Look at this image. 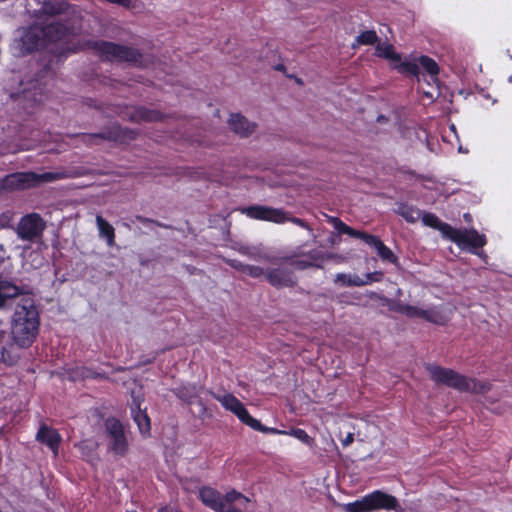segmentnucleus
<instances>
[{
	"instance_id": "1",
	"label": "nucleus",
	"mask_w": 512,
	"mask_h": 512,
	"mask_svg": "<svg viewBox=\"0 0 512 512\" xmlns=\"http://www.w3.org/2000/svg\"><path fill=\"white\" fill-rule=\"evenodd\" d=\"M39 325V312L34 300L30 297L23 298L17 305L11 320L12 344L22 349L29 348L37 338Z\"/></svg>"
},
{
	"instance_id": "2",
	"label": "nucleus",
	"mask_w": 512,
	"mask_h": 512,
	"mask_svg": "<svg viewBox=\"0 0 512 512\" xmlns=\"http://www.w3.org/2000/svg\"><path fill=\"white\" fill-rule=\"evenodd\" d=\"M85 46L103 61L127 62L136 67H148L150 60L136 48L105 40H88Z\"/></svg>"
},
{
	"instance_id": "3",
	"label": "nucleus",
	"mask_w": 512,
	"mask_h": 512,
	"mask_svg": "<svg viewBox=\"0 0 512 512\" xmlns=\"http://www.w3.org/2000/svg\"><path fill=\"white\" fill-rule=\"evenodd\" d=\"M86 175V171L82 168H77L70 176H83ZM69 177L64 172H45L37 174L35 172H16L6 175L0 180V190L15 191L25 190L33 187H37L42 183L52 182L58 179Z\"/></svg>"
},
{
	"instance_id": "4",
	"label": "nucleus",
	"mask_w": 512,
	"mask_h": 512,
	"mask_svg": "<svg viewBox=\"0 0 512 512\" xmlns=\"http://www.w3.org/2000/svg\"><path fill=\"white\" fill-rule=\"evenodd\" d=\"M422 221L426 226L438 229L443 236L455 242L461 247L481 248L486 244L484 235L479 234L476 230L471 229H455L447 223L442 222L436 215L432 213H424Z\"/></svg>"
},
{
	"instance_id": "5",
	"label": "nucleus",
	"mask_w": 512,
	"mask_h": 512,
	"mask_svg": "<svg viewBox=\"0 0 512 512\" xmlns=\"http://www.w3.org/2000/svg\"><path fill=\"white\" fill-rule=\"evenodd\" d=\"M202 503L216 512H245L250 500L235 490L225 495L211 487H203L199 492Z\"/></svg>"
},
{
	"instance_id": "6",
	"label": "nucleus",
	"mask_w": 512,
	"mask_h": 512,
	"mask_svg": "<svg viewBox=\"0 0 512 512\" xmlns=\"http://www.w3.org/2000/svg\"><path fill=\"white\" fill-rule=\"evenodd\" d=\"M138 131L130 129L128 127H122L121 125L114 123L107 126L98 133H76L68 135L70 138L78 139L79 142L86 146L99 145L103 141H113L122 143H128L137 138Z\"/></svg>"
},
{
	"instance_id": "7",
	"label": "nucleus",
	"mask_w": 512,
	"mask_h": 512,
	"mask_svg": "<svg viewBox=\"0 0 512 512\" xmlns=\"http://www.w3.org/2000/svg\"><path fill=\"white\" fill-rule=\"evenodd\" d=\"M380 509L404 512L396 497L380 490H376L360 500L344 505L346 512H371Z\"/></svg>"
},
{
	"instance_id": "8",
	"label": "nucleus",
	"mask_w": 512,
	"mask_h": 512,
	"mask_svg": "<svg viewBox=\"0 0 512 512\" xmlns=\"http://www.w3.org/2000/svg\"><path fill=\"white\" fill-rule=\"evenodd\" d=\"M329 222L333 224L334 228L343 234H347L354 238L362 239L366 244L374 247L377 251V254L383 261H387L393 264H396L398 261L397 256L393 253V251L388 248L379 237L368 234L366 232H362L359 230H355L348 225H346L343 221H341L337 217H329Z\"/></svg>"
},
{
	"instance_id": "9",
	"label": "nucleus",
	"mask_w": 512,
	"mask_h": 512,
	"mask_svg": "<svg viewBox=\"0 0 512 512\" xmlns=\"http://www.w3.org/2000/svg\"><path fill=\"white\" fill-rule=\"evenodd\" d=\"M107 117L119 115L132 123L158 122L165 119V115L158 110L149 109L144 106H129L110 104L104 110Z\"/></svg>"
},
{
	"instance_id": "10",
	"label": "nucleus",
	"mask_w": 512,
	"mask_h": 512,
	"mask_svg": "<svg viewBox=\"0 0 512 512\" xmlns=\"http://www.w3.org/2000/svg\"><path fill=\"white\" fill-rule=\"evenodd\" d=\"M241 211L248 217L257 220L270 221L278 224L284 223L285 221H290L307 229L309 232H312V228L306 221L301 218L289 216V214L283 209L272 208L263 205H251L243 208Z\"/></svg>"
},
{
	"instance_id": "11",
	"label": "nucleus",
	"mask_w": 512,
	"mask_h": 512,
	"mask_svg": "<svg viewBox=\"0 0 512 512\" xmlns=\"http://www.w3.org/2000/svg\"><path fill=\"white\" fill-rule=\"evenodd\" d=\"M103 427L108 449L115 455L125 456L128 452L129 444L124 426L120 420L115 417H108L104 420Z\"/></svg>"
},
{
	"instance_id": "12",
	"label": "nucleus",
	"mask_w": 512,
	"mask_h": 512,
	"mask_svg": "<svg viewBox=\"0 0 512 512\" xmlns=\"http://www.w3.org/2000/svg\"><path fill=\"white\" fill-rule=\"evenodd\" d=\"M46 227L47 223L42 216L32 212L20 218L15 232L22 241L36 243L42 240Z\"/></svg>"
},
{
	"instance_id": "13",
	"label": "nucleus",
	"mask_w": 512,
	"mask_h": 512,
	"mask_svg": "<svg viewBox=\"0 0 512 512\" xmlns=\"http://www.w3.org/2000/svg\"><path fill=\"white\" fill-rule=\"evenodd\" d=\"M426 371L436 384L446 385L461 392L465 376L458 372L435 364H427Z\"/></svg>"
},
{
	"instance_id": "14",
	"label": "nucleus",
	"mask_w": 512,
	"mask_h": 512,
	"mask_svg": "<svg viewBox=\"0 0 512 512\" xmlns=\"http://www.w3.org/2000/svg\"><path fill=\"white\" fill-rule=\"evenodd\" d=\"M267 282L275 288L295 287L297 279L292 270L287 268H269L265 272Z\"/></svg>"
},
{
	"instance_id": "15",
	"label": "nucleus",
	"mask_w": 512,
	"mask_h": 512,
	"mask_svg": "<svg viewBox=\"0 0 512 512\" xmlns=\"http://www.w3.org/2000/svg\"><path fill=\"white\" fill-rule=\"evenodd\" d=\"M214 398L218 400L225 409L235 414L241 422L250 426L254 418L250 416L245 406L232 394L228 393L223 396L213 394Z\"/></svg>"
},
{
	"instance_id": "16",
	"label": "nucleus",
	"mask_w": 512,
	"mask_h": 512,
	"mask_svg": "<svg viewBox=\"0 0 512 512\" xmlns=\"http://www.w3.org/2000/svg\"><path fill=\"white\" fill-rule=\"evenodd\" d=\"M28 293L29 287L26 285L17 286L11 281L0 280V309L10 306L14 298Z\"/></svg>"
},
{
	"instance_id": "17",
	"label": "nucleus",
	"mask_w": 512,
	"mask_h": 512,
	"mask_svg": "<svg viewBox=\"0 0 512 512\" xmlns=\"http://www.w3.org/2000/svg\"><path fill=\"white\" fill-rule=\"evenodd\" d=\"M228 124L231 130L242 138L252 135L258 127L257 123L249 121L240 113L231 114Z\"/></svg>"
},
{
	"instance_id": "18",
	"label": "nucleus",
	"mask_w": 512,
	"mask_h": 512,
	"mask_svg": "<svg viewBox=\"0 0 512 512\" xmlns=\"http://www.w3.org/2000/svg\"><path fill=\"white\" fill-rule=\"evenodd\" d=\"M42 29L39 26H32L26 29L21 36L23 50L27 53L37 49L43 42Z\"/></svg>"
},
{
	"instance_id": "19",
	"label": "nucleus",
	"mask_w": 512,
	"mask_h": 512,
	"mask_svg": "<svg viewBox=\"0 0 512 512\" xmlns=\"http://www.w3.org/2000/svg\"><path fill=\"white\" fill-rule=\"evenodd\" d=\"M131 414L139 428V431L143 435H148L151 429L150 419L146 411L141 409L140 401L136 398L133 399V402L131 404Z\"/></svg>"
},
{
	"instance_id": "20",
	"label": "nucleus",
	"mask_w": 512,
	"mask_h": 512,
	"mask_svg": "<svg viewBox=\"0 0 512 512\" xmlns=\"http://www.w3.org/2000/svg\"><path fill=\"white\" fill-rule=\"evenodd\" d=\"M36 439L42 444L47 445L51 450L56 452L61 441L58 432L52 428L42 425L37 432Z\"/></svg>"
},
{
	"instance_id": "21",
	"label": "nucleus",
	"mask_w": 512,
	"mask_h": 512,
	"mask_svg": "<svg viewBox=\"0 0 512 512\" xmlns=\"http://www.w3.org/2000/svg\"><path fill=\"white\" fill-rule=\"evenodd\" d=\"M44 39L54 42L62 39L68 32V28L61 22H51L41 27Z\"/></svg>"
},
{
	"instance_id": "22",
	"label": "nucleus",
	"mask_w": 512,
	"mask_h": 512,
	"mask_svg": "<svg viewBox=\"0 0 512 512\" xmlns=\"http://www.w3.org/2000/svg\"><path fill=\"white\" fill-rule=\"evenodd\" d=\"M413 318H422L437 325H443L446 322L445 316L435 307L429 309L415 307Z\"/></svg>"
},
{
	"instance_id": "23",
	"label": "nucleus",
	"mask_w": 512,
	"mask_h": 512,
	"mask_svg": "<svg viewBox=\"0 0 512 512\" xmlns=\"http://www.w3.org/2000/svg\"><path fill=\"white\" fill-rule=\"evenodd\" d=\"M41 11L50 16H56L65 13L70 5L65 0H41Z\"/></svg>"
},
{
	"instance_id": "24",
	"label": "nucleus",
	"mask_w": 512,
	"mask_h": 512,
	"mask_svg": "<svg viewBox=\"0 0 512 512\" xmlns=\"http://www.w3.org/2000/svg\"><path fill=\"white\" fill-rule=\"evenodd\" d=\"M378 299H380L382 305L387 306L390 311L401 313L406 315L407 317L413 318V313H415V306L405 305L395 300H391L384 296L374 294Z\"/></svg>"
},
{
	"instance_id": "25",
	"label": "nucleus",
	"mask_w": 512,
	"mask_h": 512,
	"mask_svg": "<svg viewBox=\"0 0 512 512\" xmlns=\"http://www.w3.org/2000/svg\"><path fill=\"white\" fill-rule=\"evenodd\" d=\"M96 224L99 231V236L106 239L107 245L112 247L115 245V230L113 226L105 220L102 216H96Z\"/></svg>"
},
{
	"instance_id": "26",
	"label": "nucleus",
	"mask_w": 512,
	"mask_h": 512,
	"mask_svg": "<svg viewBox=\"0 0 512 512\" xmlns=\"http://www.w3.org/2000/svg\"><path fill=\"white\" fill-rule=\"evenodd\" d=\"M491 390V384L481 382L474 378L465 377L461 392H469L474 394H485Z\"/></svg>"
},
{
	"instance_id": "27",
	"label": "nucleus",
	"mask_w": 512,
	"mask_h": 512,
	"mask_svg": "<svg viewBox=\"0 0 512 512\" xmlns=\"http://www.w3.org/2000/svg\"><path fill=\"white\" fill-rule=\"evenodd\" d=\"M198 387L187 384L173 389L174 394L182 401L191 404L198 397Z\"/></svg>"
},
{
	"instance_id": "28",
	"label": "nucleus",
	"mask_w": 512,
	"mask_h": 512,
	"mask_svg": "<svg viewBox=\"0 0 512 512\" xmlns=\"http://www.w3.org/2000/svg\"><path fill=\"white\" fill-rule=\"evenodd\" d=\"M376 55L388 59L393 62H400L401 56L394 51L392 44L388 42H377L376 43Z\"/></svg>"
},
{
	"instance_id": "29",
	"label": "nucleus",
	"mask_w": 512,
	"mask_h": 512,
	"mask_svg": "<svg viewBox=\"0 0 512 512\" xmlns=\"http://www.w3.org/2000/svg\"><path fill=\"white\" fill-rule=\"evenodd\" d=\"M396 212L411 223L416 222L422 215L419 209L403 203L398 205Z\"/></svg>"
},
{
	"instance_id": "30",
	"label": "nucleus",
	"mask_w": 512,
	"mask_h": 512,
	"mask_svg": "<svg viewBox=\"0 0 512 512\" xmlns=\"http://www.w3.org/2000/svg\"><path fill=\"white\" fill-rule=\"evenodd\" d=\"M379 38L374 30H367L357 36L356 42L352 44V49L358 48L360 45H374Z\"/></svg>"
},
{
	"instance_id": "31",
	"label": "nucleus",
	"mask_w": 512,
	"mask_h": 512,
	"mask_svg": "<svg viewBox=\"0 0 512 512\" xmlns=\"http://www.w3.org/2000/svg\"><path fill=\"white\" fill-rule=\"evenodd\" d=\"M296 255H290L282 257L281 260L284 262H289L292 266H294L298 270H305L308 268H323L321 264L315 263L313 261L307 260H296Z\"/></svg>"
},
{
	"instance_id": "32",
	"label": "nucleus",
	"mask_w": 512,
	"mask_h": 512,
	"mask_svg": "<svg viewBox=\"0 0 512 512\" xmlns=\"http://www.w3.org/2000/svg\"><path fill=\"white\" fill-rule=\"evenodd\" d=\"M240 253L247 255L248 257L252 258L253 260H265L272 262V258L269 256L262 254L259 249L255 247H242L240 250Z\"/></svg>"
},
{
	"instance_id": "33",
	"label": "nucleus",
	"mask_w": 512,
	"mask_h": 512,
	"mask_svg": "<svg viewBox=\"0 0 512 512\" xmlns=\"http://www.w3.org/2000/svg\"><path fill=\"white\" fill-rule=\"evenodd\" d=\"M420 65L433 77L439 73L437 63L428 56H421L419 58Z\"/></svg>"
},
{
	"instance_id": "34",
	"label": "nucleus",
	"mask_w": 512,
	"mask_h": 512,
	"mask_svg": "<svg viewBox=\"0 0 512 512\" xmlns=\"http://www.w3.org/2000/svg\"><path fill=\"white\" fill-rule=\"evenodd\" d=\"M399 71L401 73H406L408 75L417 76L419 74L420 68L419 66L414 62H402L399 67Z\"/></svg>"
},
{
	"instance_id": "35",
	"label": "nucleus",
	"mask_w": 512,
	"mask_h": 512,
	"mask_svg": "<svg viewBox=\"0 0 512 512\" xmlns=\"http://www.w3.org/2000/svg\"><path fill=\"white\" fill-rule=\"evenodd\" d=\"M252 423L250 425V427L256 431H260V432H263V433H272V434H287L288 432L286 431H282V430H278L276 428H268L266 426H263L260 421L254 419V420H251Z\"/></svg>"
},
{
	"instance_id": "36",
	"label": "nucleus",
	"mask_w": 512,
	"mask_h": 512,
	"mask_svg": "<svg viewBox=\"0 0 512 512\" xmlns=\"http://www.w3.org/2000/svg\"><path fill=\"white\" fill-rule=\"evenodd\" d=\"M287 434L295 436L307 445L311 446L313 444V438L310 437L303 429H292L291 432H288Z\"/></svg>"
},
{
	"instance_id": "37",
	"label": "nucleus",
	"mask_w": 512,
	"mask_h": 512,
	"mask_svg": "<svg viewBox=\"0 0 512 512\" xmlns=\"http://www.w3.org/2000/svg\"><path fill=\"white\" fill-rule=\"evenodd\" d=\"M71 377L73 380L80 379V378L81 379L90 378V377H92V370L89 368H86V367H79L73 371Z\"/></svg>"
},
{
	"instance_id": "38",
	"label": "nucleus",
	"mask_w": 512,
	"mask_h": 512,
	"mask_svg": "<svg viewBox=\"0 0 512 512\" xmlns=\"http://www.w3.org/2000/svg\"><path fill=\"white\" fill-rule=\"evenodd\" d=\"M265 272H266V270H264L263 268H261L259 266L247 264L245 274L249 275L252 278H259L263 275L265 276Z\"/></svg>"
},
{
	"instance_id": "39",
	"label": "nucleus",
	"mask_w": 512,
	"mask_h": 512,
	"mask_svg": "<svg viewBox=\"0 0 512 512\" xmlns=\"http://www.w3.org/2000/svg\"><path fill=\"white\" fill-rule=\"evenodd\" d=\"M135 220H137L138 222L140 223H143V224H154L158 227H162V228H165V229H170L172 228V226L170 225H166V224H163L157 220H154V219H151V218H147V217H144L142 215H136L135 216Z\"/></svg>"
},
{
	"instance_id": "40",
	"label": "nucleus",
	"mask_w": 512,
	"mask_h": 512,
	"mask_svg": "<svg viewBox=\"0 0 512 512\" xmlns=\"http://www.w3.org/2000/svg\"><path fill=\"white\" fill-rule=\"evenodd\" d=\"M226 263L235 270L245 274L247 264H244L236 259H228L226 260Z\"/></svg>"
},
{
	"instance_id": "41",
	"label": "nucleus",
	"mask_w": 512,
	"mask_h": 512,
	"mask_svg": "<svg viewBox=\"0 0 512 512\" xmlns=\"http://www.w3.org/2000/svg\"><path fill=\"white\" fill-rule=\"evenodd\" d=\"M1 359H2L3 363H5L9 366H12L17 362V359L12 357L10 355L9 351L5 347H3L1 350Z\"/></svg>"
},
{
	"instance_id": "42",
	"label": "nucleus",
	"mask_w": 512,
	"mask_h": 512,
	"mask_svg": "<svg viewBox=\"0 0 512 512\" xmlns=\"http://www.w3.org/2000/svg\"><path fill=\"white\" fill-rule=\"evenodd\" d=\"M366 284H368V281H364V279L357 275L348 277L346 282V286H364Z\"/></svg>"
},
{
	"instance_id": "43",
	"label": "nucleus",
	"mask_w": 512,
	"mask_h": 512,
	"mask_svg": "<svg viewBox=\"0 0 512 512\" xmlns=\"http://www.w3.org/2000/svg\"><path fill=\"white\" fill-rule=\"evenodd\" d=\"M198 405H199L198 416L200 418L204 419V418L212 417L211 411L208 410V408L204 405V403H203V401L201 399L198 401Z\"/></svg>"
},
{
	"instance_id": "44",
	"label": "nucleus",
	"mask_w": 512,
	"mask_h": 512,
	"mask_svg": "<svg viewBox=\"0 0 512 512\" xmlns=\"http://www.w3.org/2000/svg\"><path fill=\"white\" fill-rule=\"evenodd\" d=\"M383 278V273L381 271H375L366 274V279L364 281L370 282H379Z\"/></svg>"
},
{
	"instance_id": "45",
	"label": "nucleus",
	"mask_w": 512,
	"mask_h": 512,
	"mask_svg": "<svg viewBox=\"0 0 512 512\" xmlns=\"http://www.w3.org/2000/svg\"><path fill=\"white\" fill-rule=\"evenodd\" d=\"M306 255L309 256L313 262L317 260H324L326 256V254L321 251H311Z\"/></svg>"
},
{
	"instance_id": "46",
	"label": "nucleus",
	"mask_w": 512,
	"mask_h": 512,
	"mask_svg": "<svg viewBox=\"0 0 512 512\" xmlns=\"http://www.w3.org/2000/svg\"><path fill=\"white\" fill-rule=\"evenodd\" d=\"M348 277H350V276L346 275L344 273H339V274L336 275V277L334 279V282L335 283H340V284L346 286V282H347Z\"/></svg>"
},
{
	"instance_id": "47",
	"label": "nucleus",
	"mask_w": 512,
	"mask_h": 512,
	"mask_svg": "<svg viewBox=\"0 0 512 512\" xmlns=\"http://www.w3.org/2000/svg\"><path fill=\"white\" fill-rule=\"evenodd\" d=\"M354 441V434L348 433L347 436L342 440V445L344 447L349 446Z\"/></svg>"
},
{
	"instance_id": "48",
	"label": "nucleus",
	"mask_w": 512,
	"mask_h": 512,
	"mask_svg": "<svg viewBox=\"0 0 512 512\" xmlns=\"http://www.w3.org/2000/svg\"><path fill=\"white\" fill-rule=\"evenodd\" d=\"M325 259H335L337 261H342L343 257L340 255H337V254L329 253V254H326Z\"/></svg>"
},
{
	"instance_id": "49",
	"label": "nucleus",
	"mask_w": 512,
	"mask_h": 512,
	"mask_svg": "<svg viewBox=\"0 0 512 512\" xmlns=\"http://www.w3.org/2000/svg\"><path fill=\"white\" fill-rule=\"evenodd\" d=\"M158 512H177V511L172 507L166 506V507L161 508Z\"/></svg>"
},
{
	"instance_id": "50",
	"label": "nucleus",
	"mask_w": 512,
	"mask_h": 512,
	"mask_svg": "<svg viewBox=\"0 0 512 512\" xmlns=\"http://www.w3.org/2000/svg\"><path fill=\"white\" fill-rule=\"evenodd\" d=\"M91 378H107V376H105V374H101V373H97V372H93L92 371V377Z\"/></svg>"
},
{
	"instance_id": "51",
	"label": "nucleus",
	"mask_w": 512,
	"mask_h": 512,
	"mask_svg": "<svg viewBox=\"0 0 512 512\" xmlns=\"http://www.w3.org/2000/svg\"><path fill=\"white\" fill-rule=\"evenodd\" d=\"M275 70L277 71H281V72H285L286 71V67L283 65V64H278L274 67Z\"/></svg>"
},
{
	"instance_id": "52",
	"label": "nucleus",
	"mask_w": 512,
	"mask_h": 512,
	"mask_svg": "<svg viewBox=\"0 0 512 512\" xmlns=\"http://www.w3.org/2000/svg\"><path fill=\"white\" fill-rule=\"evenodd\" d=\"M387 121H388V118L386 116H384V115H379L377 117V122H379V123H384V122H387Z\"/></svg>"
},
{
	"instance_id": "53",
	"label": "nucleus",
	"mask_w": 512,
	"mask_h": 512,
	"mask_svg": "<svg viewBox=\"0 0 512 512\" xmlns=\"http://www.w3.org/2000/svg\"><path fill=\"white\" fill-rule=\"evenodd\" d=\"M464 218H465L466 220H469V219H470V214H468V213L464 214Z\"/></svg>"
},
{
	"instance_id": "54",
	"label": "nucleus",
	"mask_w": 512,
	"mask_h": 512,
	"mask_svg": "<svg viewBox=\"0 0 512 512\" xmlns=\"http://www.w3.org/2000/svg\"><path fill=\"white\" fill-rule=\"evenodd\" d=\"M0 512H2V511L0 510Z\"/></svg>"
}]
</instances>
